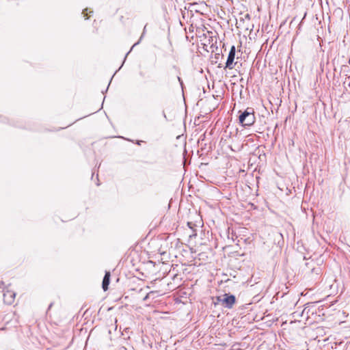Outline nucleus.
<instances>
[{"instance_id": "nucleus-1", "label": "nucleus", "mask_w": 350, "mask_h": 350, "mask_svg": "<svg viewBox=\"0 0 350 350\" xmlns=\"http://www.w3.org/2000/svg\"><path fill=\"white\" fill-rule=\"evenodd\" d=\"M239 122L244 126L252 125L255 122L254 110L251 108H247L239 116Z\"/></svg>"}, {"instance_id": "nucleus-2", "label": "nucleus", "mask_w": 350, "mask_h": 350, "mask_svg": "<svg viewBox=\"0 0 350 350\" xmlns=\"http://www.w3.org/2000/svg\"><path fill=\"white\" fill-rule=\"evenodd\" d=\"M0 289H2L3 302L8 305L13 304L15 299L16 293L10 286H5L4 284H0Z\"/></svg>"}, {"instance_id": "nucleus-3", "label": "nucleus", "mask_w": 350, "mask_h": 350, "mask_svg": "<svg viewBox=\"0 0 350 350\" xmlns=\"http://www.w3.org/2000/svg\"><path fill=\"white\" fill-rule=\"evenodd\" d=\"M235 56V46H232L230 49V51L228 54V57L226 63V67L228 68L229 69H232L234 68L233 66V62Z\"/></svg>"}, {"instance_id": "nucleus-4", "label": "nucleus", "mask_w": 350, "mask_h": 350, "mask_svg": "<svg viewBox=\"0 0 350 350\" xmlns=\"http://www.w3.org/2000/svg\"><path fill=\"white\" fill-rule=\"evenodd\" d=\"M225 297L223 299V304H226L228 308H231L235 303V297L234 295H228L225 294Z\"/></svg>"}, {"instance_id": "nucleus-5", "label": "nucleus", "mask_w": 350, "mask_h": 350, "mask_svg": "<svg viewBox=\"0 0 350 350\" xmlns=\"http://www.w3.org/2000/svg\"><path fill=\"white\" fill-rule=\"evenodd\" d=\"M110 282V273L106 272L103 280V288L105 291L108 289V286Z\"/></svg>"}, {"instance_id": "nucleus-6", "label": "nucleus", "mask_w": 350, "mask_h": 350, "mask_svg": "<svg viewBox=\"0 0 350 350\" xmlns=\"http://www.w3.org/2000/svg\"><path fill=\"white\" fill-rule=\"evenodd\" d=\"M83 14L84 15L85 19H88L89 16L87 13V10L83 11Z\"/></svg>"}]
</instances>
